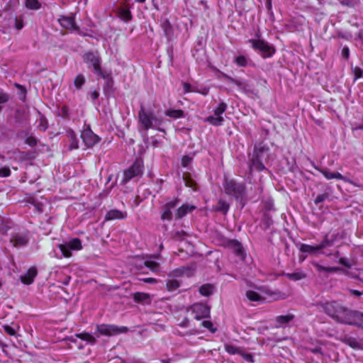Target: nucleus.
Segmentation results:
<instances>
[{
	"label": "nucleus",
	"instance_id": "f257e3e1",
	"mask_svg": "<svg viewBox=\"0 0 363 363\" xmlns=\"http://www.w3.org/2000/svg\"><path fill=\"white\" fill-rule=\"evenodd\" d=\"M325 313L337 322L363 327V313L350 310L337 301H330L320 304Z\"/></svg>",
	"mask_w": 363,
	"mask_h": 363
},
{
	"label": "nucleus",
	"instance_id": "f03ea898",
	"mask_svg": "<svg viewBox=\"0 0 363 363\" xmlns=\"http://www.w3.org/2000/svg\"><path fill=\"white\" fill-rule=\"evenodd\" d=\"M269 147L263 143H259L255 145L253 153L249 160L250 171L261 172L265 169L263 161L267 157Z\"/></svg>",
	"mask_w": 363,
	"mask_h": 363
},
{
	"label": "nucleus",
	"instance_id": "7ed1b4c3",
	"mask_svg": "<svg viewBox=\"0 0 363 363\" xmlns=\"http://www.w3.org/2000/svg\"><path fill=\"white\" fill-rule=\"evenodd\" d=\"M138 121L140 125V130L147 132L149 129H158L157 126L161 125V120L156 118L152 111H146L142 106L138 112Z\"/></svg>",
	"mask_w": 363,
	"mask_h": 363
},
{
	"label": "nucleus",
	"instance_id": "20e7f679",
	"mask_svg": "<svg viewBox=\"0 0 363 363\" xmlns=\"http://www.w3.org/2000/svg\"><path fill=\"white\" fill-rule=\"evenodd\" d=\"M249 43H251L252 48L259 52L264 58L270 57L275 52L274 47L262 40L250 39Z\"/></svg>",
	"mask_w": 363,
	"mask_h": 363
},
{
	"label": "nucleus",
	"instance_id": "39448f33",
	"mask_svg": "<svg viewBox=\"0 0 363 363\" xmlns=\"http://www.w3.org/2000/svg\"><path fill=\"white\" fill-rule=\"evenodd\" d=\"M225 192L237 199L242 198L245 193V186L243 184L238 183L233 179H225L223 183Z\"/></svg>",
	"mask_w": 363,
	"mask_h": 363
},
{
	"label": "nucleus",
	"instance_id": "423d86ee",
	"mask_svg": "<svg viewBox=\"0 0 363 363\" xmlns=\"http://www.w3.org/2000/svg\"><path fill=\"white\" fill-rule=\"evenodd\" d=\"M96 330L99 333V335L115 336L127 333L128 329L125 326H118L112 324H99L96 325Z\"/></svg>",
	"mask_w": 363,
	"mask_h": 363
},
{
	"label": "nucleus",
	"instance_id": "0eeeda50",
	"mask_svg": "<svg viewBox=\"0 0 363 363\" xmlns=\"http://www.w3.org/2000/svg\"><path fill=\"white\" fill-rule=\"evenodd\" d=\"M83 60L89 67H92L94 73L102 74V69L101 67V57L98 52H88L83 55Z\"/></svg>",
	"mask_w": 363,
	"mask_h": 363
},
{
	"label": "nucleus",
	"instance_id": "6e6552de",
	"mask_svg": "<svg viewBox=\"0 0 363 363\" xmlns=\"http://www.w3.org/2000/svg\"><path fill=\"white\" fill-rule=\"evenodd\" d=\"M227 107L228 106L225 102L221 101L219 103L218 106L213 110V115L208 116L206 118V121L213 125H221L224 121L222 115L225 112Z\"/></svg>",
	"mask_w": 363,
	"mask_h": 363
},
{
	"label": "nucleus",
	"instance_id": "1a4fd4ad",
	"mask_svg": "<svg viewBox=\"0 0 363 363\" xmlns=\"http://www.w3.org/2000/svg\"><path fill=\"white\" fill-rule=\"evenodd\" d=\"M59 248L65 257H72V250H80L82 248L79 238H73L59 245Z\"/></svg>",
	"mask_w": 363,
	"mask_h": 363
},
{
	"label": "nucleus",
	"instance_id": "9d476101",
	"mask_svg": "<svg viewBox=\"0 0 363 363\" xmlns=\"http://www.w3.org/2000/svg\"><path fill=\"white\" fill-rule=\"evenodd\" d=\"M143 172V165L141 161L136 160L128 169L123 172V183H127L134 177H141Z\"/></svg>",
	"mask_w": 363,
	"mask_h": 363
},
{
	"label": "nucleus",
	"instance_id": "9b49d317",
	"mask_svg": "<svg viewBox=\"0 0 363 363\" xmlns=\"http://www.w3.org/2000/svg\"><path fill=\"white\" fill-rule=\"evenodd\" d=\"M58 22L64 29L74 31L81 35H85L76 25L74 16H61L58 18Z\"/></svg>",
	"mask_w": 363,
	"mask_h": 363
},
{
	"label": "nucleus",
	"instance_id": "f8f14e48",
	"mask_svg": "<svg viewBox=\"0 0 363 363\" xmlns=\"http://www.w3.org/2000/svg\"><path fill=\"white\" fill-rule=\"evenodd\" d=\"M178 203V199H172L167 201V203L162 207V213L161 216V218L163 220H171L173 218L172 210L175 208Z\"/></svg>",
	"mask_w": 363,
	"mask_h": 363
},
{
	"label": "nucleus",
	"instance_id": "ddd939ff",
	"mask_svg": "<svg viewBox=\"0 0 363 363\" xmlns=\"http://www.w3.org/2000/svg\"><path fill=\"white\" fill-rule=\"evenodd\" d=\"M114 12L124 22H128L132 20L133 16L130 11V6L128 4L116 6L114 9Z\"/></svg>",
	"mask_w": 363,
	"mask_h": 363
},
{
	"label": "nucleus",
	"instance_id": "4468645a",
	"mask_svg": "<svg viewBox=\"0 0 363 363\" xmlns=\"http://www.w3.org/2000/svg\"><path fill=\"white\" fill-rule=\"evenodd\" d=\"M192 313L197 320L205 318L210 315V308L203 303H195L192 306Z\"/></svg>",
	"mask_w": 363,
	"mask_h": 363
},
{
	"label": "nucleus",
	"instance_id": "2eb2a0df",
	"mask_svg": "<svg viewBox=\"0 0 363 363\" xmlns=\"http://www.w3.org/2000/svg\"><path fill=\"white\" fill-rule=\"evenodd\" d=\"M81 138L85 145L88 147L94 146L99 141V138L89 128L85 129L82 132Z\"/></svg>",
	"mask_w": 363,
	"mask_h": 363
},
{
	"label": "nucleus",
	"instance_id": "dca6fc26",
	"mask_svg": "<svg viewBox=\"0 0 363 363\" xmlns=\"http://www.w3.org/2000/svg\"><path fill=\"white\" fill-rule=\"evenodd\" d=\"M313 167H314V168L316 170L319 171L321 174H323L324 175V177L327 179H337V180H342V181H344L345 182H348V183L352 184V181H350L349 179H347V177H344L343 175H342L339 172H331L329 170H328L327 169H320V168H319L318 167H317L315 165H313Z\"/></svg>",
	"mask_w": 363,
	"mask_h": 363
},
{
	"label": "nucleus",
	"instance_id": "f3484780",
	"mask_svg": "<svg viewBox=\"0 0 363 363\" xmlns=\"http://www.w3.org/2000/svg\"><path fill=\"white\" fill-rule=\"evenodd\" d=\"M28 242V239L25 235L16 234L11 238V242L16 247H23L27 245Z\"/></svg>",
	"mask_w": 363,
	"mask_h": 363
},
{
	"label": "nucleus",
	"instance_id": "a211bd4d",
	"mask_svg": "<svg viewBox=\"0 0 363 363\" xmlns=\"http://www.w3.org/2000/svg\"><path fill=\"white\" fill-rule=\"evenodd\" d=\"M37 269L35 267H30L26 274L21 277V281L25 284H30L33 282L35 277L37 275Z\"/></svg>",
	"mask_w": 363,
	"mask_h": 363
},
{
	"label": "nucleus",
	"instance_id": "6ab92c4d",
	"mask_svg": "<svg viewBox=\"0 0 363 363\" xmlns=\"http://www.w3.org/2000/svg\"><path fill=\"white\" fill-rule=\"evenodd\" d=\"M194 209H195V206H194L183 204L177 210L174 218L175 219H180L185 216L189 212L192 211Z\"/></svg>",
	"mask_w": 363,
	"mask_h": 363
},
{
	"label": "nucleus",
	"instance_id": "aec40b11",
	"mask_svg": "<svg viewBox=\"0 0 363 363\" xmlns=\"http://www.w3.org/2000/svg\"><path fill=\"white\" fill-rule=\"evenodd\" d=\"M126 217V213L121 211L113 209L107 212L105 216L106 220H111L114 219H123Z\"/></svg>",
	"mask_w": 363,
	"mask_h": 363
},
{
	"label": "nucleus",
	"instance_id": "412c9836",
	"mask_svg": "<svg viewBox=\"0 0 363 363\" xmlns=\"http://www.w3.org/2000/svg\"><path fill=\"white\" fill-rule=\"evenodd\" d=\"M298 250L303 253H307L310 255H315L320 252L318 245L312 246L304 243L299 244Z\"/></svg>",
	"mask_w": 363,
	"mask_h": 363
},
{
	"label": "nucleus",
	"instance_id": "4be33fe9",
	"mask_svg": "<svg viewBox=\"0 0 363 363\" xmlns=\"http://www.w3.org/2000/svg\"><path fill=\"white\" fill-rule=\"evenodd\" d=\"M133 299L137 303L144 304H150L151 302L150 295L143 292H136L133 294Z\"/></svg>",
	"mask_w": 363,
	"mask_h": 363
},
{
	"label": "nucleus",
	"instance_id": "5701e85b",
	"mask_svg": "<svg viewBox=\"0 0 363 363\" xmlns=\"http://www.w3.org/2000/svg\"><path fill=\"white\" fill-rule=\"evenodd\" d=\"M294 318V315L291 313H287L286 315H279L276 318V322L279 325V327L286 325L289 322L293 320Z\"/></svg>",
	"mask_w": 363,
	"mask_h": 363
},
{
	"label": "nucleus",
	"instance_id": "b1692460",
	"mask_svg": "<svg viewBox=\"0 0 363 363\" xmlns=\"http://www.w3.org/2000/svg\"><path fill=\"white\" fill-rule=\"evenodd\" d=\"M67 135L70 142L69 149H77L79 147V141L77 140L76 133L72 130H69L67 131Z\"/></svg>",
	"mask_w": 363,
	"mask_h": 363
},
{
	"label": "nucleus",
	"instance_id": "393cba45",
	"mask_svg": "<svg viewBox=\"0 0 363 363\" xmlns=\"http://www.w3.org/2000/svg\"><path fill=\"white\" fill-rule=\"evenodd\" d=\"M224 77L230 83L236 85L240 89L245 90L247 89V84L245 80L240 79H234L226 74H225Z\"/></svg>",
	"mask_w": 363,
	"mask_h": 363
},
{
	"label": "nucleus",
	"instance_id": "a878e982",
	"mask_svg": "<svg viewBox=\"0 0 363 363\" xmlns=\"http://www.w3.org/2000/svg\"><path fill=\"white\" fill-rule=\"evenodd\" d=\"M180 285L181 281L179 279H173L168 277L166 286L169 291H174L180 286Z\"/></svg>",
	"mask_w": 363,
	"mask_h": 363
},
{
	"label": "nucleus",
	"instance_id": "bb28decb",
	"mask_svg": "<svg viewBox=\"0 0 363 363\" xmlns=\"http://www.w3.org/2000/svg\"><path fill=\"white\" fill-rule=\"evenodd\" d=\"M98 76L106 80L104 91H106L108 89H111L113 85V80L110 72H102V74H98Z\"/></svg>",
	"mask_w": 363,
	"mask_h": 363
},
{
	"label": "nucleus",
	"instance_id": "cd10ccee",
	"mask_svg": "<svg viewBox=\"0 0 363 363\" xmlns=\"http://www.w3.org/2000/svg\"><path fill=\"white\" fill-rule=\"evenodd\" d=\"M189 271L188 269L182 267V268H178V269H176L172 271L169 274L168 277H172L173 279H179V278L182 277L184 274L189 275Z\"/></svg>",
	"mask_w": 363,
	"mask_h": 363
},
{
	"label": "nucleus",
	"instance_id": "c85d7f7f",
	"mask_svg": "<svg viewBox=\"0 0 363 363\" xmlns=\"http://www.w3.org/2000/svg\"><path fill=\"white\" fill-rule=\"evenodd\" d=\"M164 114L174 119L184 117V111L180 109H168L165 111Z\"/></svg>",
	"mask_w": 363,
	"mask_h": 363
},
{
	"label": "nucleus",
	"instance_id": "c756f323",
	"mask_svg": "<svg viewBox=\"0 0 363 363\" xmlns=\"http://www.w3.org/2000/svg\"><path fill=\"white\" fill-rule=\"evenodd\" d=\"M284 276L293 281H298L306 277V274L301 271L295 272L294 273H286Z\"/></svg>",
	"mask_w": 363,
	"mask_h": 363
},
{
	"label": "nucleus",
	"instance_id": "7c9ffc66",
	"mask_svg": "<svg viewBox=\"0 0 363 363\" xmlns=\"http://www.w3.org/2000/svg\"><path fill=\"white\" fill-rule=\"evenodd\" d=\"M312 264L315 267L317 271L318 272H335L339 270L338 267H324L318 264V262H313Z\"/></svg>",
	"mask_w": 363,
	"mask_h": 363
},
{
	"label": "nucleus",
	"instance_id": "2f4dec72",
	"mask_svg": "<svg viewBox=\"0 0 363 363\" xmlns=\"http://www.w3.org/2000/svg\"><path fill=\"white\" fill-rule=\"evenodd\" d=\"M162 27L165 35L169 39L172 35V27L170 22L167 19L164 20L162 23Z\"/></svg>",
	"mask_w": 363,
	"mask_h": 363
},
{
	"label": "nucleus",
	"instance_id": "473e14b6",
	"mask_svg": "<svg viewBox=\"0 0 363 363\" xmlns=\"http://www.w3.org/2000/svg\"><path fill=\"white\" fill-rule=\"evenodd\" d=\"M345 344L354 349H360L361 344L357 340V339L352 337H345L344 339Z\"/></svg>",
	"mask_w": 363,
	"mask_h": 363
},
{
	"label": "nucleus",
	"instance_id": "72a5a7b5",
	"mask_svg": "<svg viewBox=\"0 0 363 363\" xmlns=\"http://www.w3.org/2000/svg\"><path fill=\"white\" fill-rule=\"evenodd\" d=\"M199 291L201 294H202L203 296H210L211 294H213V286L210 284H203L200 287Z\"/></svg>",
	"mask_w": 363,
	"mask_h": 363
},
{
	"label": "nucleus",
	"instance_id": "f704fd0d",
	"mask_svg": "<svg viewBox=\"0 0 363 363\" xmlns=\"http://www.w3.org/2000/svg\"><path fill=\"white\" fill-rule=\"evenodd\" d=\"M76 336L79 339L91 344H94L96 342V338L88 333H82L79 334H77Z\"/></svg>",
	"mask_w": 363,
	"mask_h": 363
},
{
	"label": "nucleus",
	"instance_id": "c9c22d12",
	"mask_svg": "<svg viewBox=\"0 0 363 363\" xmlns=\"http://www.w3.org/2000/svg\"><path fill=\"white\" fill-rule=\"evenodd\" d=\"M225 351L230 354H241V349L235 345L231 344H225Z\"/></svg>",
	"mask_w": 363,
	"mask_h": 363
},
{
	"label": "nucleus",
	"instance_id": "e433bc0d",
	"mask_svg": "<svg viewBox=\"0 0 363 363\" xmlns=\"http://www.w3.org/2000/svg\"><path fill=\"white\" fill-rule=\"evenodd\" d=\"M144 265L153 272H157L160 271V264L152 260L145 261Z\"/></svg>",
	"mask_w": 363,
	"mask_h": 363
},
{
	"label": "nucleus",
	"instance_id": "4c0bfd02",
	"mask_svg": "<svg viewBox=\"0 0 363 363\" xmlns=\"http://www.w3.org/2000/svg\"><path fill=\"white\" fill-rule=\"evenodd\" d=\"M86 79L82 74H79L76 76L74 80V85L77 89H80L85 84Z\"/></svg>",
	"mask_w": 363,
	"mask_h": 363
},
{
	"label": "nucleus",
	"instance_id": "58836bf2",
	"mask_svg": "<svg viewBox=\"0 0 363 363\" xmlns=\"http://www.w3.org/2000/svg\"><path fill=\"white\" fill-rule=\"evenodd\" d=\"M248 59L244 55H239L234 59V62L239 67H245L248 65Z\"/></svg>",
	"mask_w": 363,
	"mask_h": 363
},
{
	"label": "nucleus",
	"instance_id": "ea45409f",
	"mask_svg": "<svg viewBox=\"0 0 363 363\" xmlns=\"http://www.w3.org/2000/svg\"><path fill=\"white\" fill-rule=\"evenodd\" d=\"M246 296L251 301H260L262 300V296L258 293L253 291H247L246 292Z\"/></svg>",
	"mask_w": 363,
	"mask_h": 363
},
{
	"label": "nucleus",
	"instance_id": "a19ab883",
	"mask_svg": "<svg viewBox=\"0 0 363 363\" xmlns=\"http://www.w3.org/2000/svg\"><path fill=\"white\" fill-rule=\"evenodd\" d=\"M333 242H334V239L330 240L328 238V236L326 235L325 237L324 240L319 245H318L319 250L320 251L321 250H323L324 248L331 247L333 245Z\"/></svg>",
	"mask_w": 363,
	"mask_h": 363
},
{
	"label": "nucleus",
	"instance_id": "79ce46f5",
	"mask_svg": "<svg viewBox=\"0 0 363 363\" xmlns=\"http://www.w3.org/2000/svg\"><path fill=\"white\" fill-rule=\"evenodd\" d=\"M26 6L29 9H38L40 7V3L38 0H26Z\"/></svg>",
	"mask_w": 363,
	"mask_h": 363
},
{
	"label": "nucleus",
	"instance_id": "37998d69",
	"mask_svg": "<svg viewBox=\"0 0 363 363\" xmlns=\"http://www.w3.org/2000/svg\"><path fill=\"white\" fill-rule=\"evenodd\" d=\"M9 100V96L4 92H0V112L2 111L4 106Z\"/></svg>",
	"mask_w": 363,
	"mask_h": 363
},
{
	"label": "nucleus",
	"instance_id": "c03bdc74",
	"mask_svg": "<svg viewBox=\"0 0 363 363\" xmlns=\"http://www.w3.org/2000/svg\"><path fill=\"white\" fill-rule=\"evenodd\" d=\"M192 162V157L185 155L182 159V165L184 167H187Z\"/></svg>",
	"mask_w": 363,
	"mask_h": 363
},
{
	"label": "nucleus",
	"instance_id": "a18cd8bd",
	"mask_svg": "<svg viewBox=\"0 0 363 363\" xmlns=\"http://www.w3.org/2000/svg\"><path fill=\"white\" fill-rule=\"evenodd\" d=\"M204 328L208 329L211 333H215L216 329L213 328V323L209 320H204L202 323Z\"/></svg>",
	"mask_w": 363,
	"mask_h": 363
},
{
	"label": "nucleus",
	"instance_id": "49530a36",
	"mask_svg": "<svg viewBox=\"0 0 363 363\" xmlns=\"http://www.w3.org/2000/svg\"><path fill=\"white\" fill-rule=\"evenodd\" d=\"M11 174V170L7 167H4L0 169V177H7L10 176Z\"/></svg>",
	"mask_w": 363,
	"mask_h": 363
},
{
	"label": "nucleus",
	"instance_id": "de8ad7c7",
	"mask_svg": "<svg viewBox=\"0 0 363 363\" xmlns=\"http://www.w3.org/2000/svg\"><path fill=\"white\" fill-rule=\"evenodd\" d=\"M4 331L9 335L16 336V332L14 328L11 327L10 325H4L3 326Z\"/></svg>",
	"mask_w": 363,
	"mask_h": 363
},
{
	"label": "nucleus",
	"instance_id": "09e8293b",
	"mask_svg": "<svg viewBox=\"0 0 363 363\" xmlns=\"http://www.w3.org/2000/svg\"><path fill=\"white\" fill-rule=\"evenodd\" d=\"M328 198V194H319L316 196L315 199V204H318L320 203H322L326 199Z\"/></svg>",
	"mask_w": 363,
	"mask_h": 363
},
{
	"label": "nucleus",
	"instance_id": "8fccbe9b",
	"mask_svg": "<svg viewBox=\"0 0 363 363\" xmlns=\"http://www.w3.org/2000/svg\"><path fill=\"white\" fill-rule=\"evenodd\" d=\"M246 361L249 362H254V357L250 353H244L241 351V354H240Z\"/></svg>",
	"mask_w": 363,
	"mask_h": 363
},
{
	"label": "nucleus",
	"instance_id": "3c124183",
	"mask_svg": "<svg viewBox=\"0 0 363 363\" xmlns=\"http://www.w3.org/2000/svg\"><path fill=\"white\" fill-rule=\"evenodd\" d=\"M339 263L341 264L342 265L347 267V268H350L352 267V264L350 263L348 259L347 258H345V257H341L339 259Z\"/></svg>",
	"mask_w": 363,
	"mask_h": 363
},
{
	"label": "nucleus",
	"instance_id": "603ef678",
	"mask_svg": "<svg viewBox=\"0 0 363 363\" xmlns=\"http://www.w3.org/2000/svg\"><path fill=\"white\" fill-rule=\"evenodd\" d=\"M14 23H15V27L17 30H21L23 28V23L22 20L15 18Z\"/></svg>",
	"mask_w": 363,
	"mask_h": 363
},
{
	"label": "nucleus",
	"instance_id": "864d4df0",
	"mask_svg": "<svg viewBox=\"0 0 363 363\" xmlns=\"http://www.w3.org/2000/svg\"><path fill=\"white\" fill-rule=\"evenodd\" d=\"M220 211H223L224 213H226L228 210V205L226 204L224 201H219V208Z\"/></svg>",
	"mask_w": 363,
	"mask_h": 363
},
{
	"label": "nucleus",
	"instance_id": "5fc2aeb1",
	"mask_svg": "<svg viewBox=\"0 0 363 363\" xmlns=\"http://www.w3.org/2000/svg\"><path fill=\"white\" fill-rule=\"evenodd\" d=\"M183 89L184 93L196 91L194 89H192L191 84L186 82L183 84Z\"/></svg>",
	"mask_w": 363,
	"mask_h": 363
},
{
	"label": "nucleus",
	"instance_id": "6e6d98bb",
	"mask_svg": "<svg viewBox=\"0 0 363 363\" xmlns=\"http://www.w3.org/2000/svg\"><path fill=\"white\" fill-rule=\"evenodd\" d=\"M235 250L238 255H242L243 253L242 247L238 242H236L235 245Z\"/></svg>",
	"mask_w": 363,
	"mask_h": 363
},
{
	"label": "nucleus",
	"instance_id": "4d7b16f0",
	"mask_svg": "<svg viewBox=\"0 0 363 363\" xmlns=\"http://www.w3.org/2000/svg\"><path fill=\"white\" fill-rule=\"evenodd\" d=\"M184 180L186 186L194 188L195 185V182L194 181H192L190 179H189L187 177H184Z\"/></svg>",
	"mask_w": 363,
	"mask_h": 363
},
{
	"label": "nucleus",
	"instance_id": "13d9d810",
	"mask_svg": "<svg viewBox=\"0 0 363 363\" xmlns=\"http://www.w3.org/2000/svg\"><path fill=\"white\" fill-rule=\"evenodd\" d=\"M342 55L345 59H348L350 56V50L347 47H344L342 50Z\"/></svg>",
	"mask_w": 363,
	"mask_h": 363
},
{
	"label": "nucleus",
	"instance_id": "bf43d9fd",
	"mask_svg": "<svg viewBox=\"0 0 363 363\" xmlns=\"http://www.w3.org/2000/svg\"><path fill=\"white\" fill-rule=\"evenodd\" d=\"M349 292L351 295H353V296H361L363 293L358 291V290H355V289H349Z\"/></svg>",
	"mask_w": 363,
	"mask_h": 363
},
{
	"label": "nucleus",
	"instance_id": "052dcab7",
	"mask_svg": "<svg viewBox=\"0 0 363 363\" xmlns=\"http://www.w3.org/2000/svg\"><path fill=\"white\" fill-rule=\"evenodd\" d=\"M144 282L147 284H155L157 283V279L155 278H145L142 279Z\"/></svg>",
	"mask_w": 363,
	"mask_h": 363
},
{
	"label": "nucleus",
	"instance_id": "680f3d73",
	"mask_svg": "<svg viewBox=\"0 0 363 363\" xmlns=\"http://www.w3.org/2000/svg\"><path fill=\"white\" fill-rule=\"evenodd\" d=\"M341 4L347 6H353L354 4L352 2L351 0H341L340 1Z\"/></svg>",
	"mask_w": 363,
	"mask_h": 363
},
{
	"label": "nucleus",
	"instance_id": "e2e57ef3",
	"mask_svg": "<svg viewBox=\"0 0 363 363\" xmlns=\"http://www.w3.org/2000/svg\"><path fill=\"white\" fill-rule=\"evenodd\" d=\"M90 96L92 100H96L99 96V93L97 91H94L91 93Z\"/></svg>",
	"mask_w": 363,
	"mask_h": 363
},
{
	"label": "nucleus",
	"instance_id": "0e129e2a",
	"mask_svg": "<svg viewBox=\"0 0 363 363\" xmlns=\"http://www.w3.org/2000/svg\"><path fill=\"white\" fill-rule=\"evenodd\" d=\"M355 79L359 78L362 75V70L359 67L354 69Z\"/></svg>",
	"mask_w": 363,
	"mask_h": 363
},
{
	"label": "nucleus",
	"instance_id": "69168bd1",
	"mask_svg": "<svg viewBox=\"0 0 363 363\" xmlns=\"http://www.w3.org/2000/svg\"><path fill=\"white\" fill-rule=\"evenodd\" d=\"M197 92L201 93V94L206 96L208 94L209 89L208 88H204L202 91H196Z\"/></svg>",
	"mask_w": 363,
	"mask_h": 363
},
{
	"label": "nucleus",
	"instance_id": "338daca9",
	"mask_svg": "<svg viewBox=\"0 0 363 363\" xmlns=\"http://www.w3.org/2000/svg\"><path fill=\"white\" fill-rule=\"evenodd\" d=\"M311 352L315 354L321 353V349L320 347H315L311 350Z\"/></svg>",
	"mask_w": 363,
	"mask_h": 363
},
{
	"label": "nucleus",
	"instance_id": "774afa93",
	"mask_svg": "<svg viewBox=\"0 0 363 363\" xmlns=\"http://www.w3.org/2000/svg\"><path fill=\"white\" fill-rule=\"evenodd\" d=\"M186 233L184 232H177L175 234V238L179 239L182 235H184Z\"/></svg>",
	"mask_w": 363,
	"mask_h": 363
}]
</instances>
